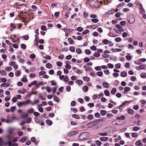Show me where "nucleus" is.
<instances>
[{"label": "nucleus", "mask_w": 146, "mask_h": 146, "mask_svg": "<svg viewBox=\"0 0 146 146\" xmlns=\"http://www.w3.org/2000/svg\"><path fill=\"white\" fill-rule=\"evenodd\" d=\"M46 66L47 68H51L52 67V65L50 63H48L46 64Z\"/></svg>", "instance_id": "obj_14"}, {"label": "nucleus", "mask_w": 146, "mask_h": 146, "mask_svg": "<svg viewBox=\"0 0 146 146\" xmlns=\"http://www.w3.org/2000/svg\"><path fill=\"white\" fill-rule=\"evenodd\" d=\"M1 74L2 76L5 75H6V72L4 70H0V74Z\"/></svg>", "instance_id": "obj_15"}, {"label": "nucleus", "mask_w": 146, "mask_h": 146, "mask_svg": "<svg viewBox=\"0 0 146 146\" xmlns=\"http://www.w3.org/2000/svg\"><path fill=\"white\" fill-rule=\"evenodd\" d=\"M121 13L120 12H118L115 14V16L117 17H119L120 16Z\"/></svg>", "instance_id": "obj_53"}, {"label": "nucleus", "mask_w": 146, "mask_h": 146, "mask_svg": "<svg viewBox=\"0 0 146 146\" xmlns=\"http://www.w3.org/2000/svg\"><path fill=\"white\" fill-rule=\"evenodd\" d=\"M72 117H73L76 118V119H79V116L76 114H73L72 115Z\"/></svg>", "instance_id": "obj_49"}, {"label": "nucleus", "mask_w": 146, "mask_h": 146, "mask_svg": "<svg viewBox=\"0 0 146 146\" xmlns=\"http://www.w3.org/2000/svg\"><path fill=\"white\" fill-rule=\"evenodd\" d=\"M76 52L78 54H80L81 52V50L80 48H77L76 50Z\"/></svg>", "instance_id": "obj_30"}, {"label": "nucleus", "mask_w": 146, "mask_h": 146, "mask_svg": "<svg viewBox=\"0 0 146 146\" xmlns=\"http://www.w3.org/2000/svg\"><path fill=\"white\" fill-rule=\"evenodd\" d=\"M65 68L68 69H70L71 68V66L68 64H67L65 65Z\"/></svg>", "instance_id": "obj_51"}, {"label": "nucleus", "mask_w": 146, "mask_h": 146, "mask_svg": "<svg viewBox=\"0 0 146 146\" xmlns=\"http://www.w3.org/2000/svg\"><path fill=\"white\" fill-rule=\"evenodd\" d=\"M135 20V18L133 15H132L131 18H129L128 19L129 23L131 24H133L134 23Z\"/></svg>", "instance_id": "obj_4"}, {"label": "nucleus", "mask_w": 146, "mask_h": 146, "mask_svg": "<svg viewBox=\"0 0 146 146\" xmlns=\"http://www.w3.org/2000/svg\"><path fill=\"white\" fill-rule=\"evenodd\" d=\"M69 50L72 52H74L75 51V48L74 46H70L69 48Z\"/></svg>", "instance_id": "obj_18"}, {"label": "nucleus", "mask_w": 146, "mask_h": 146, "mask_svg": "<svg viewBox=\"0 0 146 146\" xmlns=\"http://www.w3.org/2000/svg\"><path fill=\"white\" fill-rule=\"evenodd\" d=\"M100 140L102 141H106L108 140V138L107 137H102L100 138Z\"/></svg>", "instance_id": "obj_9"}, {"label": "nucleus", "mask_w": 146, "mask_h": 146, "mask_svg": "<svg viewBox=\"0 0 146 146\" xmlns=\"http://www.w3.org/2000/svg\"><path fill=\"white\" fill-rule=\"evenodd\" d=\"M102 42L105 44H108L109 42V41L108 40H107V39H104V40Z\"/></svg>", "instance_id": "obj_45"}, {"label": "nucleus", "mask_w": 146, "mask_h": 146, "mask_svg": "<svg viewBox=\"0 0 146 146\" xmlns=\"http://www.w3.org/2000/svg\"><path fill=\"white\" fill-rule=\"evenodd\" d=\"M117 120L113 121L111 122L112 124L113 125H119V124L117 123Z\"/></svg>", "instance_id": "obj_20"}, {"label": "nucleus", "mask_w": 146, "mask_h": 146, "mask_svg": "<svg viewBox=\"0 0 146 146\" xmlns=\"http://www.w3.org/2000/svg\"><path fill=\"white\" fill-rule=\"evenodd\" d=\"M121 40V39L120 37H117L115 39V40L117 42H119Z\"/></svg>", "instance_id": "obj_38"}, {"label": "nucleus", "mask_w": 146, "mask_h": 146, "mask_svg": "<svg viewBox=\"0 0 146 146\" xmlns=\"http://www.w3.org/2000/svg\"><path fill=\"white\" fill-rule=\"evenodd\" d=\"M131 136L133 137H136L138 136V135L136 133H133L131 134Z\"/></svg>", "instance_id": "obj_19"}, {"label": "nucleus", "mask_w": 146, "mask_h": 146, "mask_svg": "<svg viewBox=\"0 0 146 146\" xmlns=\"http://www.w3.org/2000/svg\"><path fill=\"white\" fill-rule=\"evenodd\" d=\"M128 113L130 114H132L134 113V111L133 110L129 109L128 110Z\"/></svg>", "instance_id": "obj_39"}, {"label": "nucleus", "mask_w": 146, "mask_h": 146, "mask_svg": "<svg viewBox=\"0 0 146 146\" xmlns=\"http://www.w3.org/2000/svg\"><path fill=\"white\" fill-rule=\"evenodd\" d=\"M90 27H92V28L93 29H95L98 27V26L95 25H92L88 26L87 28H90Z\"/></svg>", "instance_id": "obj_23"}, {"label": "nucleus", "mask_w": 146, "mask_h": 146, "mask_svg": "<svg viewBox=\"0 0 146 146\" xmlns=\"http://www.w3.org/2000/svg\"><path fill=\"white\" fill-rule=\"evenodd\" d=\"M124 4L125 3H124V2H122L121 3L117 5V7L119 8L121 6H123L124 5Z\"/></svg>", "instance_id": "obj_44"}, {"label": "nucleus", "mask_w": 146, "mask_h": 146, "mask_svg": "<svg viewBox=\"0 0 146 146\" xmlns=\"http://www.w3.org/2000/svg\"><path fill=\"white\" fill-rule=\"evenodd\" d=\"M100 55V54L98 52H95L94 54V56L96 57H99Z\"/></svg>", "instance_id": "obj_40"}, {"label": "nucleus", "mask_w": 146, "mask_h": 146, "mask_svg": "<svg viewBox=\"0 0 146 146\" xmlns=\"http://www.w3.org/2000/svg\"><path fill=\"white\" fill-rule=\"evenodd\" d=\"M77 30L78 31L81 32L83 31V29L82 27H79L77 28Z\"/></svg>", "instance_id": "obj_47"}, {"label": "nucleus", "mask_w": 146, "mask_h": 146, "mask_svg": "<svg viewBox=\"0 0 146 146\" xmlns=\"http://www.w3.org/2000/svg\"><path fill=\"white\" fill-rule=\"evenodd\" d=\"M90 61V59L88 58H85L84 59V62H89Z\"/></svg>", "instance_id": "obj_57"}, {"label": "nucleus", "mask_w": 146, "mask_h": 146, "mask_svg": "<svg viewBox=\"0 0 146 146\" xmlns=\"http://www.w3.org/2000/svg\"><path fill=\"white\" fill-rule=\"evenodd\" d=\"M30 103L31 101L29 100H28L25 101L19 102L17 104V105L18 107H21L23 106H25L29 104Z\"/></svg>", "instance_id": "obj_3"}, {"label": "nucleus", "mask_w": 146, "mask_h": 146, "mask_svg": "<svg viewBox=\"0 0 146 146\" xmlns=\"http://www.w3.org/2000/svg\"><path fill=\"white\" fill-rule=\"evenodd\" d=\"M56 64L58 66L61 67L62 65V63L58 61L56 62Z\"/></svg>", "instance_id": "obj_43"}, {"label": "nucleus", "mask_w": 146, "mask_h": 146, "mask_svg": "<svg viewBox=\"0 0 146 146\" xmlns=\"http://www.w3.org/2000/svg\"><path fill=\"white\" fill-rule=\"evenodd\" d=\"M135 145L136 146H143L142 143L141 142V141H137L135 143Z\"/></svg>", "instance_id": "obj_6"}, {"label": "nucleus", "mask_w": 146, "mask_h": 146, "mask_svg": "<svg viewBox=\"0 0 146 146\" xmlns=\"http://www.w3.org/2000/svg\"><path fill=\"white\" fill-rule=\"evenodd\" d=\"M140 102L142 104V107H143L144 105L146 104V101L144 100H141Z\"/></svg>", "instance_id": "obj_11"}, {"label": "nucleus", "mask_w": 146, "mask_h": 146, "mask_svg": "<svg viewBox=\"0 0 146 146\" xmlns=\"http://www.w3.org/2000/svg\"><path fill=\"white\" fill-rule=\"evenodd\" d=\"M62 7L64 10H66L68 8V6L66 4H63L62 5Z\"/></svg>", "instance_id": "obj_26"}, {"label": "nucleus", "mask_w": 146, "mask_h": 146, "mask_svg": "<svg viewBox=\"0 0 146 146\" xmlns=\"http://www.w3.org/2000/svg\"><path fill=\"white\" fill-rule=\"evenodd\" d=\"M15 75L16 76H18L20 75V72L19 70L17 71L15 73Z\"/></svg>", "instance_id": "obj_55"}, {"label": "nucleus", "mask_w": 146, "mask_h": 146, "mask_svg": "<svg viewBox=\"0 0 146 146\" xmlns=\"http://www.w3.org/2000/svg\"><path fill=\"white\" fill-rule=\"evenodd\" d=\"M103 74V72L102 71H100L98 72L97 73V75L100 76H102Z\"/></svg>", "instance_id": "obj_35"}, {"label": "nucleus", "mask_w": 146, "mask_h": 146, "mask_svg": "<svg viewBox=\"0 0 146 146\" xmlns=\"http://www.w3.org/2000/svg\"><path fill=\"white\" fill-rule=\"evenodd\" d=\"M68 39L70 44H72L74 43V41L71 38H69Z\"/></svg>", "instance_id": "obj_17"}, {"label": "nucleus", "mask_w": 146, "mask_h": 146, "mask_svg": "<svg viewBox=\"0 0 146 146\" xmlns=\"http://www.w3.org/2000/svg\"><path fill=\"white\" fill-rule=\"evenodd\" d=\"M91 21L94 23H97L99 21V20L96 19H93L91 20Z\"/></svg>", "instance_id": "obj_34"}, {"label": "nucleus", "mask_w": 146, "mask_h": 146, "mask_svg": "<svg viewBox=\"0 0 146 146\" xmlns=\"http://www.w3.org/2000/svg\"><path fill=\"white\" fill-rule=\"evenodd\" d=\"M85 53L87 54H89L91 53V51L88 49H86L85 50Z\"/></svg>", "instance_id": "obj_46"}, {"label": "nucleus", "mask_w": 146, "mask_h": 146, "mask_svg": "<svg viewBox=\"0 0 146 146\" xmlns=\"http://www.w3.org/2000/svg\"><path fill=\"white\" fill-rule=\"evenodd\" d=\"M141 76L142 78H145L146 77V73H142L141 74Z\"/></svg>", "instance_id": "obj_42"}, {"label": "nucleus", "mask_w": 146, "mask_h": 146, "mask_svg": "<svg viewBox=\"0 0 146 146\" xmlns=\"http://www.w3.org/2000/svg\"><path fill=\"white\" fill-rule=\"evenodd\" d=\"M35 55L34 54H32L30 55V57L31 58H35Z\"/></svg>", "instance_id": "obj_63"}, {"label": "nucleus", "mask_w": 146, "mask_h": 146, "mask_svg": "<svg viewBox=\"0 0 146 146\" xmlns=\"http://www.w3.org/2000/svg\"><path fill=\"white\" fill-rule=\"evenodd\" d=\"M27 139V138L26 137H24L19 140V141L21 142H25Z\"/></svg>", "instance_id": "obj_13"}, {"label": "nucleus", "mask_w": 146, "mask_h": 146, "mask_svg": "<svg viewBox=\"0 0 146 146\" xmlns=\"http://www.w3.org/2000/svg\"><path fill=\"white\" fill-rule=\"evenodd\" d=\"M108 35L109 36H111V37H115L116 36L115 34H114L113 33H109L108 34Z\"/></svg>", "instance_id": "obj_37"}, {"label": "nucleus", "mask_w": 146, "mask_h": 146, "mask_svg": "<svg viewBox=\"0 0 146 146\" xmlns=\"http://www.w3.org/2000/svg\"><path fill=\"white\" fill-rule=\"evenodd\" d=\"M100 113L102 116H104L106 114V112L105 110H102L101 111Z\"/></svg>", "instance_id": "obj_25"}, {"label": "nucleus", "mask_w": 146, "mask_h": 146, "mask_svg": "<svg viewBox=\"0 0 146 146\" xmlns=\"http://www.w3.org/2000/svg\"><path fill=\"white\" fill-rule=\"evenodd\" d=\"M99 123L98 120L90 122L86 125V126L89 128H91L97 126Z\"/></svg>", "instance_id": "obj_2"}, {"label": "nucleus", "mask_w": 146, "mask_h": 146, "mask_svg": "<svg viewBox=\"0 0 146 146\" xmlns=\"http://www.w3.org/2000/svg\"><path fill=\"white\" fill-rule=\"evenodd\" d=\"M96 145L98 146H100L101 145V142L99 141H96Z\"/></svg>", "instance_id": "obj_48"}, {"label": "nucleus", "mask_w": 146, "mask_h": 146, "mask_svg": "<svg viewBox=\"0 0 146 146\" xmlns=\"http://www.w3.org/2000/svg\"><path fill=\"white\" fill-rule=\"evenodd\" d=\"M125 118V117L123 115H122L120 117H117V120L119 119H124Z\"/></svg>", "instance_id": "obj_27"}, {"label": "nucleus", "mask_w": 146, "mask_h": 146, "mask_svg": "<svg viewBox=\"0 0 146 146\" xmlns=\"http://www.w3.org/2000/svg\"><path fill=\"white\" fill-rule=\"evenodd\" d=\"M115 66L116 68L119 69L121 67V64L120 63H118L115 65Z\"/></svg>", "instance_id": "obj_50"}, {"label": "nucleus", "mask_w": 146, "mask_h": 146, "mask_svg": "<svg viewBox=\"0 0 146 146\" xmlns=\"http://www.w3.org/2000/svg\"><path fill=\"white\" fill-rule=\"evenodd\" d=\"M93 36H97L98 35V33L97 32H94L92 34Z\"/></svg>", "instance_id": "obj_62"}, {"label": "nucleus", "mask_w": 146, "mask_h": 146, "mask_svg": "<svg viewBox=\"0 0 146 146\" xmlns=\"http://www.w3.org/2000/svg\"><path fill=\"white\" fill-rule=\"evenodd\" d=\"M83 90L84 91H87L88 90V87L86 86H84L83 87Z\"/></svg>", "instance_id": "obj_36"}, {"label": "nucleus", "mask_w": 146, "mask_h": 146, "mask_svg": "<svg viewBox=\"0 0 146 146\" xmlns=\"http://www.w3.org/2000/svg\"><path fill=\"white\" fill-rule=\"evenodd\" d=\"M69 80V79L68 78V76H66L65 77L64 79V80L63 81L66 82H68Z\"/></svg>", "instance_id": "obj_33"}, {"label": "nucleus", "mask_w": 146, "mask_h": 146, "mask_svg": "<svg viewBox=\"0 0 146 146\" xmlns=\"http://www.w3.org/2000/svg\"><path fill=\"white\" fill-rule=\"evenodd\" d=\"M140 129V128L137 127L135 126L133 127V129L134 131H137Z\"/></svg>", "instance_id": "obj_32"}, {"label": "nucleus", "mask_w": 146, "mask_h": 146, "mask_svg": "<svg viewBox=\"0 0 146 146\" xmlns=\"http://www.w3.org/2000/svg\"><path fill=\"white\" fill-rule=\"evenodd\" d=\"M84 68H85V70L86 71L90 70H91V69H92L91 68L89 67H86L85 66H84Z\"/></svg>", "instance_id": "obj_29"}, {"label": "nucleus", "mask_w": 146, "mask_h": 146, "mask_svg": "<svg viewBox=\"0 0 146 146\" xmlns=\"http://www.w3.org/2000/svg\"><path fill=\"white\" fill-rule=\"evenodd\" d=\"M28 116L27 113H24L22 115V116L23 118H26Z\"/></svg>", "instance_id": "obj_12"}, {"label": "nucleus", "mask_w": 146, "mask_h": 146, "mask_svg": "<svg viewBox=\"0 0 146 146\" xmlns=\"http://www.w3.org/2000/svg\"><path fill=\"white\" fill-rule=\"evenodd\" d=\"M34 111V110L33 108H30L28 109L27 111L28 113H32Z\"/></svg>", "instance_id": "obj_16"}, {"label": "nucleus", "mask_w": 146, "mask_h": 146, "mask_svg": "<svg viewBox=\"0 0 146 146\" xmlns=\"http://www.w3.org/2000/svg\"><path fill=\"white\" fill-rule=\"evenodd\" d=\"M37 81L36 80H35L33 82H32L31 84H29L28 86L29 87H30L32 85H35L36 84Z\"/></svg>", "instance_id": "obj_5"}, {"label": "nucleus", "mask_w": 146, "mask_h": 146, "mask_svg": "<svg viewBox=\"0 0 146 146\" xmlns=\"http://www.w3.org/2000/svg\"><path fill=\"white\" fill-rule=\"evenodd\" d=\"M140 68L141 69H146V65L142 64L140 66Z\"/></svg>", "instance_id": "obj_22"}, {"label": "nucleus", "mask_w": 146, "mask_h": 146, "mask_svg": "<svg viewBox=\"0 0 146 146\" xmlns=\"http://www.w3.org/2000/svg\"><path fill=\"white\" fill-rule=\"evenodd\" d=\"M46 74V72L45 71H41L39 73V75L41 76L42 75H44Z\"/></svg>", "instance_id": "obj_41"}, {"label": "nucleus", "mask_w": 146, "mask_h": 146, "mask_svg": "<svg viewBox=\"0 0 146 146\" xmlns=\"http://www.w3.org/2000/svg\"><path fill=\"white\" fill-rule=\"evenodd\" d=\"M89 136V133L87 132L81 133L79 136L78 139L80 140H82L88 138Z\"/></svg>", "instance_id": "obj_1"}, {"label": "nucleus", "mask_w": 146, "mask_h": 146, "mask_svg": "<svg viewBox=\"0 0 146 146\" xmlns=\"http://www.w3.org/2000/svg\"><path fill=\"white\" fill-rule=\"evenodd\" d=\"M46 122L47 124L50 125H51L52 123V121L50 120H46Z\"/></svg>", "instance_id": "obj_31"}, {"label": "nucleus", "mask_w": 146, "mask_h": 146, "mask_svg": "<svg viewBox=\"0 0 146 146\" xmlns=\"http://www.w3.org/2000/svg\"><path fill=\"white\" fill-rule=\"evenodd\" d=\"M27 79L26 78H22L21 79V81L23 82H27Z\"/></svg>", "instance_id": "obj_61"}, {"label": "nucleus", "mask_w": 146, "mask_h": 146, "mask_svg": "<svg viewBox=\"0 0 146 146\" xmlns=\"http://www.w3.org/2000/svg\"><path fill=\"white\" fill-rule=\"evenodd\" d=\"M9 84L8 83H3L1 84V86L3 87L8 86Z\"/></svg>", "instance_id": "obj_21"}, {"label": "nucleus", "mask_w": 146, "mask_h": 146, "mask_svg": "<svg viewBox=\"0 0 146 146\" xmlns=\"http://www.w3.org/2000/svg\"><path fill=\"white\" fill-rule=\"evenodd\" d=\"M31 117H29L27 119V121L26 122L28 123H30V122L31 121Z\"/></svg>", "instance_id": "obj_64"}, {"label": "nucleus", "mask_w": 146, "mask_h": 146, "mask_svg": "<svg viewBox=\"0 0 146 146\" xmlns=\"http://www.w3.org/2000/svg\"><path fill=\"white\" fill-rule=\"evenodd\" d=\"M15 129L10 128L8 129V133L9 134L11 135L13 133V132L15 130Z\"/></svg>", "instance_id": "obj_7"}, {"label": "nucleus", "mask_w": 146, "mask_h": 146, "mask_svg": "<svg viewBox=\"0 0 146 146\" xmlns=\"http://www.w3.org/2000/svg\"><path fill=\"white\" fill-rule=\"evenodd\" d=\"M82 81L81 80H77L76 81V83L77 84H80L82 83Z\"/></svg>", "instance_id": "obj_59"}, {"label": "nucleus", "mask_w": 146, "mask_h": 146, "mask_svg": "<svg viewBox=\"0 0 146 146\" xmlns=\"http://www.w3.org/2000/svg\"><path fill=\"white\" fill-rule=\"evenodd\" d=\"M95 69L96 70H101L102 69L99 66H96L95 67Z\"/></svg>", "instance_id": "obj_54"}, {"label": "nucleus", "mask_w": 146, "mask_h": 146, "mask_svg": "<svg viewBox=\"0 0 146 146\" xmlns=\"http://www.w3.org/2000/svg\"><path fill=\"white\" fill-rule=\"evenodd\" d=\"M127 72L124 71L122 72L121 74V76L122 77H125L127 76Z\"/></svg>", "instance_id": "obj_8"}, {"label": "nucleus", "mask_w": 146, "mask_h": 146, "mask_svg": "<svg viewBox=\"0 0 146 146\" xmlns=\"http://www.w3.org/2000/svg\"><path fill=\"white\" fill-rule=\"evenodd\" d=\"M21 48L23 49H25L26 47V45L23 44H21Z\"/></svg>", "instance_id": "obj_52"}, {"label": "nucleus", "mask_w": 146, "mask_h": 146, "mask_svg": "<svg viewBox=\"0 0 146 146\" xmlns=\"http://www.w3.org/2000/svg\"><path fill=\"white\" fill-rule=\"evenodd\" d=\"M89 32V31L88 30H86L84 31L82 33L84 35H86L87 33Z\"/></svg>", "instance_id": "obj_60"}, {"label": "nucleus", "mask_w": 146, "mask_h": 146, "mask_svg": "<svg viewBox=\"0 0 146 146\" xmlns=\"http://www.w3.org/2000/svg\"><path fill=\"white\" fill-rule=\"evenodd\" d=\"M51 85H52V86H55V85H56V82L55 81L52 80L51 81Z\"/></svg>", "instance_id": "obj_58"}, {"label": "nucleus", "mask_w": 146, "mask_h": 146, "mask_svg": "<svg viewBox=\"0 0 146 146\" xmlns=\"http://www.w3.org/2000/svg\"><path fill=\"white\" fill-rule=\"evenodd\" d=\"M39 102V101L38 100H35L33 102L30 103H31V104L32 105H34L36 104H37Z\"/></svg>", "instance_id": "obj_10"}, {"label": "nucleus", "mask_w": 146, "mask_h": 146, "mask_svg": "<svg viewBox=\"0 0 146 146\" xmlns=\"http://www.w3.org/2000/svg\"><path fill=\"white\" fill-rule=\"evenodd\" d=\"M41 29L43 31H46V28L45 26L43 25L41 26Z\"/></svg>", "instance_id": "obj_56"}, {"label": "nucleus", "mask_w": 146, "mask_h": 146, "mask_svg": "<svg viewBox=\"0 0 146 146\" xmlns=\"http://www.w3.org/2000/svg\"><path fill=\"white\" fill-rule=\"evenodd\" d=\"M83 79L84 81L86 82H88L90 81L89 78L87 76L84 77L83 78Z\"/></svg>", "instance_id": "obj_28"}, {"label": "nucleus", "mask_w": 146, "mask_h": 146, "mask_svg": "<svg viewBox=\"0 0 146 146\" xmlns=\"http://www.w3.org/2000/svg\"><path fill=\"white\" fill-rule=\"evenodd\" d=\"M103 85L106 88H108L109 86V84L108 83L106 82L103 83Z\"/></svg>", "instance_id": "obj_24"}]
</instances>
